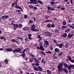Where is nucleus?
<instances>
[{
	"mask_svg": "<svg viewBox=\"0 0 74 74\" xmlns=\"http://www.w3.org/2000/svg\"><path fill=\"white\" fill-rule=\"evenodd\" d=\"M70 61L71 63H74V60H71Z\"/></svg>",
	"mask_w": 74,
	"mask_h": 74,
	"instance_id": "obj_47",
	"label": "nucleus"
},
{
	"mask_svg": "<svg viewBox=\"0 0 74 74\" xmlns=\"http://www.w3.org/2000/svg\"><path fill=\"white\" fill-rule=\"evenodd\" d=\"M7 51H9L10 48H7L5 49Z\"/></svg>",
	"mask_w": 74,
	"mask_h": 74,
	"instance_id": "obj_50",
	"label": "nucleus"
},
{
	"mask_svg": "<svg viewBox=\"0 0 74 74\" xmlns=\"http://www.w3.org/2000/svg\"><path fill=\"white\" fill-rule=\"evenodd\" d=\"M40 53H41V54H42V55H45V53L42 51H40L39 52Z\"/></svg>",
	"mask_w": 74,
	"mask_h": 74,
	"instance_id": "obj_28",
	"label": "nucleus"
},
{
	"mask_svg": "<svg viewBox=\"0 0 74 74\" xmlns=\"http://www.w3.org/2000/svg\"><path fill=\"white\" fill-rule=\"evenodd\" d=\"M28 36L29 37H31V36H32V34H28Z\"/></svg>",
	"mask_w": 74,
	"mask_h": 74,
	"instance_id": "obj_63",
	"label": "nucleus"
},
{
	"mask_svg": "<svg viewBox=\"0 0 74 74\" xmlns=\"http://www.w3.org/2000/svg\"><path fill=\"white\" fill-rule=\"evenodd\" d=\"M0 39H3L4 40V41H6V38H5V37L4 36L2 37H0Z\"/></svg>",
	"mask_w": 74,
	"mask_h": 74,
	"instance_id": "obj_17",
	"label": "nucleus"
},
{
	"mask_svg": "<svg viewBox=\"0 0 74 74\" xmlns=\"http://www.w3.org/2000/svg\"><path fill=\"white\" fill-rule=\"evenodd\" d=\"M52 53V51H47L46 52V53H48L49 54H51Z\"/></svg>",
	"mask_w": 74,
	"mask_h": 74,
	"instance_id": "obj_31",
	"label": "nucleus"
},
{
	"mask_svg": "<svg viewBox=\"0 0 74 74\" xmlns=\"http://www.w3.org/2000/svg\"><path fill=\"white\" fill-rule=\"evenodd\" d=\"M47 74H51V70H47Z\"/></svg>",
	"mask_w": 74,
	"mask_h": 74,
	"instance_id": "obj_14",
	"label": "nucleus"
},
{
	"mask_svg": "<svg viewBox=\"0 0 74 74\" xmlns=\"http://www.w3.org/2000/svg\"><path fill=\"white\" fill-rule=\"evenodd\" d=\"M56 46L59 47L60 48H62V47L63 44H60L58 45H56Z\"/></svg>",
	"mask_w": 74,
	"mask_h": 74,
	"instance_id": "obj_8",
	"label": "nucleus"
},
{
	"mask_svg": "<svg viewBox=\"0 0 74 74\" xmlns=\"http://www.w3.org/2000/svg\"><path fill=\"white\" fill-rule=\"evenodd\" d=\"M12 51V49H11L10 48H9V51L10 52H11Z\"/></svg>",
	"mask_w": 74,
	"mask_h": 74,
	"instance_id": "obj_54",
	"label": "nucleus"
},
{
	"mask_svg": "<svg viewBox=\"0 0 74 74\" xmlns=\"http://www.w3.org/2000/svg\"><path fill=\"white\" fill-rule=\"evenodd\" d=\"M38 1L39 3L41 4H43V3H42V1H41L38 0Z\"/></svg>",
	"mask_w": 74,
	"mask_h": 74,
	"instance_id": "obj_30",
	"label": "nucleus"
},
{
	"mask_svg": "<svg viewBox=\"0 0 74 74\" xmlns=\"http://www.w3.org/2000/svg\"><path fill=\"white\" fill-rule=\"evenodd\" d=\"M3 16L5 17L4 18L5 19H7L9 17V16Z\"/></svg>",
	"mask_w": 74,
	"mask_h": 74,
	"instance_id": "obj_33",
	"label": "nucleus"
},
{
	"mask_svg": "<svg viewBox=\"0 0 74 74\" xmlns=\"http://www.w3.org/2000/svg\"><path fill=\"white\" fill-rule=\"evenodd\" d=\"M72 29H74V24L72 25Z\"/></svg>",
	"mask_w": 74,
	"mask_h": 74,
	"instance_id": "obj_44",
	"label": "nucleus"
},
{
	"mask_svg": "<svg viewBox=\"0 0 74 74\" xmlns=\"http://www.w3.org/2000/svg\"><path fill=\"white\" fill-rule=\"evenodd\" d=\"M56 8H59V9H60V8H61V6H58V7H55Z\"/></svg>",
	"mask_w": 74,
	"mask_h": 74,
	"instance_id": "obj_53",
	"label": "nucleus"
},
{
	"mask_svg": "<svg viewBox=\"0 0 74 74\" xmlns=\"http://www.w3.org/2000/svg\"><path fill=\"white\" fill-rule=\"evenodd\" d=\"M35 65L36 66H38L39 65V64L38 63L35 62Z\"/></svg>",
	"mask_w": 74,
	"mask_h": 74,
	"instance_id": "obj_41",
	"label": "nucleus"
},
{
	"mask_svg": "<svg viewBox=\"0 0 74 74\" xmlns=\"http://www.w3.org/2000/svg\"><path fill=\"white\" fill-rule=\"evenodd\" d=\"M40 50L41 51H44L45 49H44V47H43L41 46H40Z\"/></svg>",
	"mask_w": 74,
	"mask_h": 74,
	"instance_id": "obj_15",
	"label": "nucleus"
},
{
	"mask_svg": "<svg viewBox=\"0 0 74 74\" xmlns=\"http://www.w3.org/2000/svg\"><path fill=\"white\" fill-rule=\"evenodd\" d=\"M64 66L65 69L66 68H67V67H68V65L66 63H64Z\"/></svg>",
	"mask_w": 74,
	"mask_h": 74,
	"instance_id": "obj_16",
	"label": "nucleus"
},
{
	"mask_svg": "<svg viewBox=\"0 0 74 74\" xmlns=\"http://www.w3.org/2000/svg\"><path fill=\"white\" fill-rule=\"evenodd\" d=\"M16 43V44H18V45H19L20 44V42H18V41H17Z\"/></svg>",
	"mask_w": 74,
	"mask_h": 74,
	"instance_id": "obj_59",
	"label": "nucleus"
},
{
	"mask_svg": "<svg viewBox=\"0 0 74 74\" xmlns=\"http://www.w3.org/2000/svg\"><path fill=\"white\" fill-rule=\"evenodd\" d=\"M10 21H12L13 23V22H14V19H13V18H11V19H10Z\"/></svg>",
	"mask_w": 74,
	"mask_h": 74,
	"instance_id": "obj_60",
	"label": "nucleus"
},
{
	"mask_svg": "<svg viewBox=\"0 0 74 74\" xmlns=\"http://www.w3.org/2000/svg\"><path fill=\"white\" fill-rule=\"evenodd\" d=\"M38 69H39V71H42V68L40 66H38Z\"/></svg>",
	"mask_w": 74,
	"mask_h": 74,
	"instance_id": "obj_19",
	"label": "nucleus"
},
{
	"mask_svg": "<svg viewBox=\"0 0 74 74\" xmlns=\"http://www.w3.org/2000/svg\"><path fill=\"white\" fill-rule=\"evenodd\" d=\"M31 3H33V4H36V3L35 2L36 1V0H30Z\"/></svg>",
	"mask_w": 74,
	"mask_h": 74,
	"instance_id": "obj_12",
	"label": "nucleus"
},
{
	"mask_svg": "<svg viewBox=\"0 0 74 74\" xmlns=\"http://www.w3.org/2000/svg\"><path fill=\"white\" fill-rule=\"evenodd\" d=\"M45 34L46 35V36H52V34L51 33L50 34V33L48 32H45Z\"/></svg>",
	"mask_w": 74,
	"mask_h": 74,
	"instance_id": "obj_6",
	"label": "nucleus"
},
{
	"mask_svg": "<svg viewBox=\"0 0 74 74\" xmlns=\"http://www.w3.org/2000/svg\"><path fill=\"white\" fill-rule=\"evenodd\" d=\"M30 55L31 56H32L33 58H34L35 57V56L34 55L31 54Z\"/></svg>",
	"mask_w": 74,
	"mask_h": 74,
	"instance_id": "obj_40",
	"label": "nucleus"
},
{
	"mask_svg": "<svg viewBox=\"0 0 74 74\" xmlns=\"http://www.w3.org/2000/svg\"><path fill=\"white\" fill-rule=\"evenodd\" d=\"M55 24H53V23H52L51 25V27H53V28L54 27H55Z\"/></svg>",
	"mask_w": 74,
	"mask_h": 74,
	"instance_id": "obj_26",
	"label": "nucleus"
},
{
	"mask_svg": "<svg viewBox=\"0 0 74 74\" xmlns=\"http://www.w3.org/2000/svg\"><path fill=\"white\" fill-rule=\"evenodd\" d=\"M73 36V34H70L68 35V37L69 38H71Z\"/></svg>",
	"mask_w": 74,
	"mask_h": 74,
	"instance_id": "obj_20",
	"label": "nucleus"
},
{
	"mask_svg": "<svg viewBox=\"0 0 74 74\" xmlns=\"http://www.w3.org/2000/svg\"><path fill=\"white\" fill-rule=\"evenodd\" d=\"M26 51V49H24V50L23 51H22V56L23 57H25V56H26V55H25V51Z\"/></svg>",
	"mask_w": 74,
	"mask_h": 74,
	"instance_id": "obj_5",
	"label": "nucleus"
},
{
	"mask_svg": "<svg viewBox=\"0 0 74 74\" xmlns=\"http://www.w3.org/2000/svg\"><path fill=\"white\" fill-rule=\"evenodd\" d=\"M21 49H14L13 51V52H18L19 53H21L22 51H21Z\"/></svg>",
	"mask_w": 74,
	"mask_h": 74,
	"instance_id": "obj_4",
	"label": "nucleus"
},
{
	"mask_svg": "<svg viewBox=\"0 0 74 74\" xmlns=\"http://www.w3.org/2000/svg\"><path fill=\"white\" fill-rule=\"evenodd\" d=\"M69 44L68 43H66V45H65V47L66 48H68L69 47Z\"/></svg>",
	"mask_w": 74,
	"mask_h": 74,
	"instance_id": "obj_22",
	"label": "nucleus"
},
{
	"mask_svg": "<svg viewBox=\"0 0 74 74\" xmlns=\"http://www.w3.org/2000/svg\"><path fill=\"white\" fill-rule=\"evenodd\" d=\"M59 55H60V56H62V55H63V52H61V53H60Z\"/></svg>",
	"mask_w": 74,
	"mask_h": 74,
	"instance_id": "obj_51",
	"label": "nucleus"
},
{
	"mask_svg": "<svg viewBox=\"0 0 74 74\" xmlns=\"http://www.w3.org/2000/svg\"><path fill=\"white\" fill-rule=\"evenodd\" d=\"M44 42L45 44H44L43 45V47H45V48H47L48 46H49V42L47 40H44Z\"/></svg>",
	"mask_w": 74,
	"mask_h": 74,
	"instance_id": "obj_2",
	"label": "nucleus"
},
{
	"mask_svg": "<svg viewBox=\"0 0 74 74\" xmlns=\"http://www.w3.org/2000/svg\"><path fill=\"white\" fill-rule=\"evenodd\" d=\"M51 21L50 20H47L45 21V22H50Z\"/></svg>",
	"mask_w": 74,
	"mask_h": 74,
	"instance_id": "obj_49",
	"label": "nucleus"
},
{
	"mask_svg": "<svg viewBox=\"0 0 74 74\" xmlns=\"http://www.w3.org/2000/svg\"><path fill=\"white\" fill-rule=\"evenodd\" d=\"M23 30H25V31L26 30H29V28L27 27H24L23 28Z\"/></svg>",
	"mask_w": 74,
	"mask_h": 74,
	"instance_id": "obj_13",
	"label": "nucleus"
},
{
	"mask_svg": "<svg viewBox=\"0 0 74 74\" xmlns=\"http://www.w3.org/2000/svg\"><path fill=\"white\" fill-rule=\"evenodd\" d=\"M34 69L36 70V71H38V69L37 68H36L35 66H34Z\"/></svg>",
	"mask_w": 74,
	"mask_h": 74,
	"instance_id": "obj_24",
	"label": "nucleus"
},
{
	"mask_svg": "<svg viewBox=\"0 0 74 74\" xmlns=\"http://www.w3.org/2000/svg\"><path fill=\"white\" fill-rule=\"evenodd\" d=\"M70 29L69 28H68L65 31V32L67 33V32H70Z\"/></svg>",
	"mask_w": 74,
	"mask_h": 74,
	"instance_id": "obj_21",
	"label": "nucleus"
},
{
	"mask_svg": "<svg viewBox=\"0 0 74 74\" xmlns=\"http://www.w3.org/2000/svg\"><path fill=\"white\" fill-rule=\"evenodd\" d=\"M29 22L30 23H33V21L31 20L29 21Z\"/></svg>",
	"mask_w": 74,
	"mask_h": 74,
	"instance_id": "obj_46",
	"label": "nucleus"
},
{
	"mask_svg": "<svg viewBox=\"0 0 74 74\" xmlns=\"http://www.w3.org/2000/svg\"><path fill=\"white\" fill-rule=\"evenodd\" d=\"M72 67H73V69H74V65H70L69 66H68V67L67 68H68L69 70H70V69H71Z\"/></svg>",
	"mask_w": 74,
	"mask_h": 74,
	"instance_id": "obj_7",
	"label": "nucleus"
},
{
	"mask_svg": "<svg viewBox=\"0 0 74 74\" xmlns=\"http://www.w3.org/2000/svg\"><path fill=\"white\" fill-rule=\"evenodd\" d=\"M29 7L30 8H33V6H31V5H29Z\"/></svg>",
	"mask_w": 74,
	"mask_h": 74,
	"instance_id": "obj_56",
	"label": "nucleus"
},
{
	"mask_svg": "<svg viewBox=\"0 0 74 74\" xmlns=\"http://www.w3.org/2000/svg\"><path fill=\"white\" fill-rule=\"evenodd\" d=\"M67 34L64 33L62 35V37L65 38V37H67Z\"/></svg>",
	"mask_w": 74,
	"mask_h": 74,
	"instance_id": "obj_9",
	"label": "nucleus"
},
{
	"mask_svg": "<svg viewBox=\"0 0 74 74\" xmlns=\"http://www.w3.org/2000/svg\"><path fill=\"white\" fill-rule=\"evenodd\" d=\"M58 68V72L59 74H60V73H62L63 71H64L66 73H68L67 70H66V69L65 68H63V64L60 63V64L57 67ZM62 68L63 69H62Z\"/></svg>",
	"mask_w": 74,
	"mask_h": 74,
	"instance_id": "obj_1",
	"label": "nucleus"
},
{
	"mask_svg": "<svg viewBox=\"0 0 74 74\" xmlns=\"http://www.w3.org/2000/svg\"><path fill=\"white\" fill-rule=\"evenodd\" d=\"M62 10H64V9H65V8H61Z\"/></svg>",
	"mask_w": 74,
	"mask_h": 74,
	"instance_id": "obj_58",
	"label": "nucleus"
},
{
	"mask_svg": "<svg viewBox=\"0 0 74 74\" xmlns=\"http://www.w3.org/2000/svg\"><path fill=\"white\" fill-rule=\"evenodd\" d=\"M66 24V21H64L62 23V25H65Z\"/></svg>",
	"mask_w": 74,
	"mask_h": 74,
	"instance_id": "obj_39",
	"label": "nucleus"
},
{
	"mask_svg": "<svg viewBox=\"0 0 74 74\" xmlns=\"http://www.w3.org/2000/svg\"><path fill=\"white\" fill-rule=\"evenodd\" d=\"M55 32L56 33H59V31L58 30H56Z\"/></svg>",
	"mask_w": 74,
	"mask_h": 74,
	"instance_id": "obj_45",
	"label": "nucleus"
},
{
	"mask_svg": "<svg viewBox=\"0 0 74 74\" xmlns=\"http://www.w3.org/2000/svg\"><path fill=\"white\" fill-rule=\"evenodd\" d=\"M53 58L54 59H56L58 58V56H53Z\"/></svg>",
	"mask_w": 74,
	"mask_h": 74,
	"instance_id": "obj_34",
	"label": "nucleus"
},
{
	"mask_svg": "<svg viewBox=\"0 0 74 74\" xmlns=\"http://www.w3.org/2000/svg\"><path fill=\"white\" fill-rule=\"evenodd\" d=\"M62 29H67V27L65 26H62Z\"/></svg>",
	"mask_w": 74,
	"mask_h": 74,
	"instance_id": "obj_23",
	"label": "nucleus"
},
{
	"mask_svg": "<svg viewBox=\"0 0 74 74\" xmlns=\"http://www.w3.org/2000/svg\"><path fill=\"white\" fill-rule=\"evenodd\" d=\"M37 38H38L41 39V38L40 37V35L38 36Z\"/></svg>",
	"mask_w": 74,
	"mask_h": 74,
	"instance_id": "obj_57",
	"label": "nucleus"
},
{
	"mask_svg": "<svg viewBox=\"0 0 74 74\" xmlns=\"http://www.w3.org/2000/svg\"><path fill=\"white\" fill-rule=\"evenodd\" d=\"M67 26H69V27H70L71 28H72V25H71L70 24H67Z\"/></svg>",
	"mask_w": 74,
	"mask_h": 74,
	"instance_id": "obj_35",
	"label": "nucleus"
},
{
	"mask_svg": "<svg viewBox=\"0 0 74 74\" xmlns=\"http://www.w3.org/2000/svg\"><path fill=\"white\" fill-rule=\"evenodd\" d=\"M50 4H54V3H55V2L51 1V2H50Z\"/></svg>",
	"mask_w": 74,
	"mask_h": 74,
	"instance_id": "obj_61",
	"label": "nucleus"
},
{
	"mask_svg": "<svg viewBox=\"0 0 74 74\" xmlns=\"http://www.w3.org/2000/svg\"><path fill=\"white\" fill-rule=\"evenodd\" d=\"M68 58L69 60V61H70L71 60V57L69 56L68 57Z\"/></svg>",
	"mask_w": 74,
	"mask_h": 74,
	"instance_id": "obj_48",
	"label": "nucleus"
},
{
	"mask_svg": "<svg viewBox=\"0 0 74 74\" xmlns=\"http://www.w3.org/2000/svg\"><path fill=\"white\" fill-rule=\"evenodd\" d=\"M34 10H37V8L35 6L34 7Z\"/></svg>",
	"mask_w": 74,
	"mask_h": 74,
	"instance_id": "obj_43",
	"label": "nucleus"
},
{
	"mask_svg": "<svg viewBox=\"0 0 74 74\" xmlns=\"http://www.w3.org/2000/svg\"><path fill=\"white\" fill-rule=\"evenodd\" d=\"M11 25H12L13 26H14V27H16V28H18V24H13V23H12Z\"/></svg>",
	"mask_w": 74,
	"mask_h": 74,
	"instance_id": "obj_10",
	"label": "nucleus"
},
{
	"mask_svg": "<svg viewBox=\"0 0 74 74\" xmlns=\"http://www.w3.org/2000/svg\"><path fill=\"white\" fill-rule=\"evenodd\" d=\"M55 51L56 52H59V49L58 48H56L55 49Z\"/></svg>",
	"mask_w": 74,
	"mask_h": 74,
	"instance_id": "obj_18",
	"label": "nucleus"
},
{
	"mask_svg": "<svg viewBox=\"0 0 74 74\" xmlns=\"http://www.w3.org/2000/svg\"><path fill=\"white\" fill-rule=\"evenodd\" d=\"M22 27V25L21 24H19V25H18V27L21 28Z\"/></svg>",
	"mask_w": 74,
	"mask_h": 74,
	"instance_id": "obj_32",
	"label": "nucleus"
},
{
	"mask_svg": "<svg viewBox=\"0 0 74 74\" xmlns=\"http://www.w3.org/2000/svg\"><path fill=\"white\" fill-rule=\"evenodd\" d=\"M4 61L5 62H8V60L6 59Z\"/></svg>",
	"mask_w": 74,
	"mask_h": 74,
	"instance_id": "obj_64",
	"label": "nucleus"
},
{
	"mask_svg": "<svg viewBox=\"0 0 74 74\" xmlns=\"http://www.w3.org/2000/svg\"><path fill=\"white\" fill-rule=\"evenodd\" d=\"M18 9H20V10H21V11H23V10H22V8L18 6Z\"/></svg>",
	"mask_w": 74,
	"mask_h": 74,
	"instance_id": "obj_37",
	"label": "nucleus"
},
{
	"mask_svg": "<svg viewBox=\"0 0 74 74\" xmlns=\"http://www.w3.org/2000/svg\"><path fill=\"white\" fill-rule=\"evenodd\" d=\"M24 17L25 19H27V16L26 14L24 15Z\"/></svg>",
	"mask_w": 74,
	"mask_h": 74,
	"instance_id": "obj_38",
	"label": "nucleus"
},
{
	"mask_svg": "<svg viewBox=\"0 0 74 74\" xmlns=\"http://www.w3.org/2000/svg\"><path fill=\"white\" fill-rule=\"evenodd\" d=\"M53 41L54 42V43H55V44H58V43L57 42V41L56 40H55V39H54L53 40Z\"/></svg>",
	"mask_w": 74,
	"mask_h": 74,
	"instance_id": "obj_27",
	"label": "nucleus"
},
{
	"mask_svg": "<svg viewBox=\"0 0 74 74\" xmlns=\"http://www.w3.org/2000/svg\"><path fill=\"white\" fill-rule=\"evenodd\" d=\"M51 11H54V10H55V9L53 8H51Z\"/></svg>",
	"mask_w": 74,
	"mask_h": 74,
	"instance_id": "obj_62",
	"label": "nucleus"
},
{
	"mask_svg": "<svg viewBox=\"0 0 74 74\" xmlns=\"http://www.w3.org/2000/svg\"><path fill=\"white\" fill-rule=\"evenodd\" d=\"M51 24H48L47 25V26L48 27H51Z\"/></svg>",
	"mask_w": 74,
	"mask_h": 74,
	"instance_id": "obj_29",
	"label": "nucleus"
},
{
	"mask_svg": "<svg viewBox=\"0 0 74 74\" xmlns=\"http://www.w3.org/2000/svg\"><path fill=\"white\" fill-rule=\"evenodd\" d=\"M18 39H21V40H22V38H20L19 37L17 38V40H18Z\"/></svg>",
	"mask_w": 74,
	"mask_h": 74,
	"instance_id": "obj_52",
	"label": "nucleus"
},
{
	"mask_svg": "<svg viewBox=\"0 0 74 74\" xmlns=\"http://www.w3.org/2000/svg\"><path fill=\"white\" fill-rule=\"evenodd\" d=\"M34 62H36V63H40V61H39L37 59L36 60V59L35 58H34Z\"/></svg>",
	"mask_w": 74,
	"mask_h": 74,
	"instance_id": "obj_11",
	"label": "nucleus"
},
{
	"mask_svg": "<svg viewBox=\"0 0 74 74\" xmlns=\"http://www.w3.org/2000/svg\"><path fill=\"white\" fill-rule=\"evenodd\" d=\"M31 27V30H32V31H33L34 32H37V31H38V29L34 28L36 27V26L34 25V24H33V25Z\"/></svg>",
	"mask_w": 74,
	"mask_h": 74,
	"instance_id": "obj_3",
	"label": "nucleus"
},
{
	"mask_svg": "<svg viewBox=\"0 0 74 74\" xmlns=\"http://www.w3.org/2000/svg\"><path fill=\"white\" fill-rule=\"evenodd\" d=\"M12 41V42H17V41L16 40H15V39H12L11 40Z\"/></svg>",
	"mask_w": 74,
	"mask_h": 74,
	"instance_id": "obj_25",
	"label": "nucleus"
},
{
	"mask_svg": "<svg viewBox=\"0 0 74 74\" xmlns=\"http://www.w3.org/2000/svg\"><path fill=\"white\" fill-rule=\"evenodd\" d=\"M47 8L48 10H51V7L50 6H48L47 7Z\"/></svg>",
	"mask_w": 74,
	"mask_h": 74,
	"instance_id": "obj_36",
	"label": "nucleus"
},
{
	"mask_svg": "<svg viewBox=\"0 0 74 74\" xmlns=\"http://www.w3.org/2000/svg\"><path fill=\"white\" fill-rule=\"evenodd\" d=\"M25 41L26 42H28V39L27 38H26L25 39Z\"/></svg>",
	"mask_w": 74,
	"mask_h": 74,
	"instance_id": "obj_55",
	"label": "nucleus"
},
{
	"mask_svg": "<svg viewBox=\"0 0 74 74\" xmlns=\"http://www.w3.org/2000/svg\"><path fill=\"white\" fill-rule=\"evenodd\" d=\"M33 61V60L32 58L31 59H29V62H32Z\"/></svg>",
	"mask_w": 74,
	"mask_h": 74,
	"instance_id": "obj_42",
	"label": "nucleus"
}]
</instances>
